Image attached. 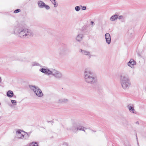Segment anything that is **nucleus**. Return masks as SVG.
<instances>
[{"label":"nucleus","instance_id":"nucleus-1","mask_svg":"<svg viewBox=\"0 0 146 146\" xmlns=\"http://www.w3.org/2000/svg\"><path fill=\"white\" fill-rule=\"evenodd\" d=\"M14 33L18 34V36L23 38H28L32 37L33 33L32 31L24 29L21 25H17L15 28Z\"/></svg>","mask_w":146,"mask_h":146},{"label":"nucleus","instance_id":"nucleus-2","mask_svg":"<svg viewBox=\"0 0 146 146\" xmlns=\"http://www.w3.org/2000/svg\"><path fill=\"white\" fill-rule=\"evenodd\" d=\"M84 80L87 83L94 84L97 82L96 76L88 69H85L84 72Z\"/></svg>","mask_w":146,"mask_h":146},{"label":"nucleus","instance_id":"nucleus-3","mask_svg":"<svg viewBox=\"0 0 146 146\" xmlns=\"http://www.w3.org/2000/svg\"><path fill=\"white\" fill-rule=\"evenodd\" d=\"M120 80L122 88L125 90L128 89L131 85L129 78L125 75H121L120 76Z\"/></svg>","mask_w":146,"mask_h":146},{"label":"nucleus","instance_id":"nucleus-4","mask_svg":"<svg viewBox=\"0 0 146 146\" xmlns=\"http://www.w3.org/2000/svg\"><path fill=\"white\" fill-rule=\"evenodd\" d=\"M83 121L77 120H72L71 124L70 127L68 128V130H71L74 132H76L78 129V126L80 125H83Z\"/></svg>","mask_w":146,"mask_h":146},{"label":"nucleus","instance_id":"nucleus-5","mask_svg":"<svg viewBox=\"0 0 146 146\" xmlns=\"http://www.w3.org/2000/svg\"><path fill=\"white\" fill-rule=\"evenodd\" d=\"M29 87L35 92L37 96L42 97L43 96V94L42 91L38 87L35 86L29 85Z\"/></svg>","mask_w":146,"mask_h":146},{"label":"nucleus","instance_id":"nucleus-6","mask_svg":"<svg viewBox=\"0 0 146 146\" xmlns=\"http://www.w3.org/2000/svg\"><path fill=\"white\" fill-rule=\"evenodd\" d=\"M38 7L40 8H44L46 10L50 9V7L48 5L45 4L44 3L41 1H38L37 2Z\"/></svg>","mask_w":146,"mask_h":146},{"label":"nucleus","instance_id":"nucleus-7","mask_svg":"<svg viewBox=\"0 0 146 146\" xmlns=\"http://www.w3.org/2000/svg\"><path fill=\"white\" fill-rule=\"evenodd\" d=\"M52 75L57 78H62V73L59 71L53 69Z\"/></svg>","mask_w":146,"mask_h":146},{"label":"nucleus","instance_id":"nucleus-8","mask_svg":"<svg viewBox=\"0 0 146 146\" xmlns=\"http://www.w3.org/2000/svg\"><path fill=\"white\" fill-rule=\"evenodd\" d=\"M66 49L65 47H61L58 49V54L60 57H61L65 54Z\"/></svg>","mask_w":146,"mask_h":146},{"label":"nucleus","instance_id":"nucleus-9","mask_svg":"<svg viewBox=\"0 0 146 146\" xmlns=\"http://www.w3.org/2000/svg\"><path fill=\"white\" fill-rule=\"evenodd\" d=\"M17 136L18 138L23 139L24 137V134L25 135V132L20 130H18L16 131Z\"/></svg>","mask_w":146,"mask_h":146},{"label":"nucleus","instance_id":"nucleus-10","mask_svg":"<svg viewBox=\"0 0 146 146\" xmlns=\"http://www.w3.org/2000/svg\"><path fill=\"white\" fill-rule=\"evenodd\" d=\"M80 52H81L82 54L87 56L89 58H91L92 56L90 52L87 50H83L82 49H80Z\"/></svg>","mask_w":146,"mask_h":146},{"label":"nucleus","instance_id":"nucleus-11","mask_svg":"<svg viewBox=\"0 0 146 146\" xmlns=\"http://www.w3.org/2000/svg\"><path fill=\"white\" fill-rule=\"evenodd\" d=\"M105 37L106 43L110 44L111 42V38L110 35L109 33H106L105 35Z\"/></svg>","mask_w":146,"mask_h":146},{"label":"nucleus","instance_id":"nucleus-12","mask_svg":"<svg viewBox=\"0 0 146 146\" xmlns=\"http://www.w3.org/2000/svg\"><path fill=\"white\" fill-rule=\"evenodd\" d=\"M136 64V62L133 59L130 60L127 63V65L128 66L131 67L132 68H133L134 67V65Z\"/></svg>","mask_w":146,"mask_h":146},{"label":"nucleus","instance_id":"nucleus-13","mask_svg":"<svg viewBox=\"0 0 146 146\" xmlns=\"http://www.w3.org/2000/svg\"><path fill=\"white\" fill-rule=\"evenodd\" d=\"M83 37V33H78L76 37V40L77 41L80 42L82 40Z\"/></svg>","mask_w":146,"mask_h":146},{"label":"nucleus","instance_id":"nucleus-14","mask_svg":"<svg viewBox=\"0 0 146 146\" xmlns=\"http://www.w3.org/2000/svg\"><path fill=\"white\" fill-rule=\"evenodd\" d=\"M132 106H131L130 105H128L127 106V108H128L129 111L131 112L136 114V112L134 109L133 106L132 105Z\"/></svg>","mask_w":146,"mask_h":146},{"label":"nucleus","instance_id":"nucleus-15","mask_svg":"<svg viewBox=\"0 0 146 146\" xmlns=\"http://www.w3.org/2000/svg\"><path fill=\"white\" fill-rule=\"evenodd\" d=\"M118 18V16L117 15H115L112 16L110 19L111 21H113L117 20Z\"/></svg>","mask_w":146,"mask_h":146},{"label":"nucleus","instance_id":"nucleus-16","mask_svg":"<svg viewBox=\"0 0 146 146\" xmlns=\"http://www.w3.org/2000/svg\"><path fill=\"white\" fill-rule=\"evenodd\" d=\"M13 95V92L11 90L8 91L7 93V96L9 98L12 97Z\"/></svg>","mask_w":146,"mask_h":146},{"label":"nucleus","instance_id":"nucleus-17","mask_svg":"<svg viewBox=\"0 0 146 146\" xmlns=\"http://www.w3.org/2000/svg\"><path fill=\"white\" fill-rule=\"evenodd\" d=\"M68 100L67 99L65 98H60L59 100V102L60 103H66Z\"/></svg>","mask_w":146,"mask_h":146},{"label":"nucleus","instance_id":"nucleus-18","mask_svg":"<svg viewBox=\"0 0 146 146\" xmlns=\"http://www.w3.org/2000/svg\"><path fill=\"white\" fill-rule=\"evenodd\" d=\"M53 69H47V73H46V75H52V72L53 71Z\"/></svg>","mask_w":146,"mask_h":146},{"label":"nucleus","instance_id":"nucleus-19","mask_svg":"<svg viewBox=\"0 0 146 146\" xmlns=\"http://www.w3.org/2000/svg\"><path fill=\"white\" fill-rule=\"evenodd\" d=\"M52 3V4H53L54 5V7H56L58 6V4L57 3H56V0H49Z\"/></svg>","mask_w":146,"mask_h":146},{"label":"nucleus","instance_id":"nucleus-20","mask_svg":"<svg viewBox=\"0 0 146 146\" xmlns=\"http://www.w3.org/2000/svg\"><path fill=\"white\" fill-rule=\"evenodd\" d=\"M27 146H38L36 142H32L30 143Z\"/></svg>","mask_w":146,"mask_h":146},{"label":"nucleus","instance_id":"nucleus-21","mask_svg":"<svg viewBox=\"0 0 146 146\" xmlns=\"http://www.w3.org/2000/svg\"><path fill=\"white\" fill-rule=\"evenodd\" d=\"M48 68H42L40 69V71L43 73L46 74Z\"/></svg>","mask_w":146,"mask_h":146},{"label":"nucleus","instance_id":"nucleus-22","mask_svg":"<svg viewBox=\"0 0 146 146\" xmlns=\"http://www.w3.org/2000/svg\"><path fill=\"white\" fill-rule=\"evenodd\" d=\"M82 125H80V126H79L78 130H82L84 131V132H85V131L84 129L86 128L82 126Z\"/></svg>","mask_w":146,"mask_h":146},{"label":"nucleus","instance_id":"nucleus-23","mask_svg":"<svg viewBox=\"0 0 146 146\" xmlns=\"http://www.w3.org/2000/svg\"><path fill=\"white\" fill-rule=\"evenodd\" d=\"M80 9V6H77L75 7V11L77 12L79 11Z\"/></svg>","mask_w":146,"mask_h":146},{"label":"nucleus","instance_id":"nucleus-24","mask_svg":"<svg viewBox=\"0 0 146 146\" xmlns=\"http://www.w3.org/2000/svg\"><path fill=\"white\" fill-rule=\"evenodd\" d=\"M39 65V64L38 63L35 62H33L31 64L32 66H38Z\"/></svg>","mask_w":146,"mask_h":146},{"label":"nucleus","instance_id":"nucleus-25","mask_svg":"<svg viewBox=\"0 0 146 146\" xmlns=\"http://www.w3.org/2000/svg\"><path fill=\"white\" fill-rule=\"evenodd\" d=\"M80 6L81 7L82 10H85L86 9V6H82L81 5Z\"/></svg>","mask_w":146,"mask_h":146},{"label":"nucleus","instance_id":"nucleus-26","mask_svg":"<svg viewBox=\"0 0 146 146\" xmlns=\"http://www.w3.org/2000/svg\"><path fill=\"white\" fill-rule=\"evenodd\" d=\"M21 11V10L20 9H17L15 10L14 11V13H17Z\"/></svg>","mask_w":146,"mask_h":146},{"label":"nucleus","instance_id":"nucleus-27","mask_svg":"<svg viewBox=\"0 0 146 146\" xmlns=\"http://www.w3.org/2000/svg\"><path fill=\"white\" fill-rule=\"evenodd\" d=\"M11 102L12 104L15 105H16L17 104V102L15 100H12L11 101Z\"/></svg>","mask_w":146,"mask_h":146},{"label":"nucleus","instance_id":"nucleus-28","mask_svg":"<svg viewBox=\"0 0 146 146\" xmlns=\"http://www.w3.org/2000/svg\"><path fill=\"white\" fill-rule=\"evenodd\" d=\"M118 18V19L120 20L124 19V17L122 15H120V16H119Z\"/></svg>","mask_w":146,"mask_h":146},{"label":"nucleus","instance_id":"nucleus-29","mask_svg":"<svg viewBox=\"0 0 146 146\" xmlns=\"http://www.w3.org/2000/svg\"><path fill=\"white\" fill-rule=\"evenodd\" d=\"M91 24L92 25H93V24H94V22H93V21H91Z\"/></svg>","mask_w":146,"mask_h":146},{"label":"nucleus","instance_id":"nucleus-30","mask_svg":"<svg viewBox=\"0 0 146 146\" xmlns=\"http://www.w3.org/2000/svg\"><path fill=\"white\" fill-rule=\"evenodd\" d=\"M136 123L137 124H139V122H138V121H137V122H136Z\"/></svg>","mask_w":146,"mask_h":146},{"label":"nucleus","instance_id":"nucleus-31","mask_svg":"<svg viewBox=\"0 0 146 146\" xmlns=\"http://www.w3.org/2000/svg\"><path fill=\"white\" fill-rule=\"evenodd\" d=\"M1 77H0V82H1Z\"/></svg>","mask_w":146,"mask_h":146},{"label":"nucleus","instance_id":"nucleus-32","mask_svg":"<svg viewBox=\"0 0 146 146\" xmlns=\"http://www.w3.org/2000/svg\"><path fill=\"white\" fill-rule=\"evenodd\" d=\"M145 90L146 91V88H145Z\"/></svg>","mask_w":146,"mask_h":146}]
</instances>
